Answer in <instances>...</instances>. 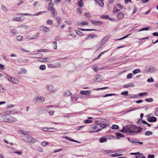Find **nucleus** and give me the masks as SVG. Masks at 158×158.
<instances>
[{"label": "nucleus", "instance_id": "60", "mask_svg": "<svg viewBox=\"0 0 158 158\" xmlns=\"http://www.w3.org/2000/svg\"><path fill=\"white\" fill-rule=\"evenodd\" d=\"M53 44L54 45V49H57V42L56 41L54 42H53Z\"/></svg>", "mask_w": 158, "mask_h": 158}, {"label": "nucleus", "instance_id": "43", "mask_svg": "<svg viewBox=\"0 0 158 158\" xmlns=\"http://www.w3.org/2000/svg\"><path fill=\"white\" fill-rule=\"evenodd\" d=\"M92 122V120L86 119L84 121V122L85 123H91Z\"/></svg>", "mask_w": 158, "mask_h": 158}, {"label": "nucleus", "instance_id": "37", "mask_svg": "<svg viewBox=\"0 0 158 158\" xmlns=\"http://www.w3.org/2000/svg\"><path fill=\"white\" fill-rule=\"evenodd\" d=\"M116 94H106L105 95L103 96V97L104 98V97H107L109 96H116Z\"/></svg>", "mask_w": 158, "mask_h": 158}, {"label": "nucleus", "instance_id": "27", "mask_svg": "<svg viewBox=\"0 0 158 158\" xmlns=\"http://www.w3.org/2000/svg\"><path fill=\"white\" fill-rule=\"evenodd\" d=\"M131 142L132 143H138L140 145H142L143 143V142H139L136 139H134L133 140L131 141Z\"/></svg>", "mask_w": 158, "mask_h": 158}, {"label": "nucleus", "instance_id": "14", "mask_svg": "<svg viewBox=\"0 0 158 158\" xmlns=\"http://www.w3.org/2000/svg\"><path fill=\"white\" fill-rule=\"evenodd\" d=\"M47 88L49 91L53 92H55V90L54 87L52 85H50L47 86Z\"/></svg>", "mask_w": 158, "mask_h": 158}, {"label": "nucleus", "instance_id": "40", "mask_svg": "<svg viewBox=\"0 0 158 158\" xmlns=\"http://www.w3.org/2000/svg\"><path fill=\"white\" fill-rule=\"evenodd\" d=\"M40 33H37L35 35V36L33 38H30V39H37L39 36Z\"/></svg>", "mask_w": 158, "mask_h": 158}, {"label": "nucleus", "instance_id": "9", "mask_svg": "<svg viewBox=\"0 0 158 158\" xmlns=\"http://www.w3.org/2000/svg\"><path fill=\"white\" fill-rule=\"evenodd\" d=\"M32 55L34 56L30 57L34 58H39L43 56L42 54L41 53H34L32 54Z\"/></svg>", "mask_w": 158, "mask_h": 158}, {"label": "nucleus", "instance_id": "41", "mask_svg": "<svg viewBox=\"0 0 158 158\" xmlns=\"http://www.w3.org/2000/svg\"><path fill=\"white\" fill-rule=\"evenodd\" d=\"M100 18L103 19H110L108 15H102L100 16Z\"/></svg>", "mask_w": 158, "mask_h": 158}, {"label": "nucleus", "instance_id": "53", "mask_svg": "<svg viewBox=\"0 0 158 158\" xmlns=\"http://www.w3.org/2000/svg\"><path fill=\"white\" fill-rule=\"evenodd\" d=\"M149 27H147L146 28H142L141 29H140L139 31H143L144 30H149Z\"/></svg>", "mask_w": 158, "mask_h": 158}, {"label": "nucleus", "instance_id": "21", "mask_svg": "<svg viewBox=\"0 0 158 158\" xmlns=\"http://www.w3.org/2000/svg\"><path fill=\"white\" fill-rule=\"evenodd\" d=\"M101 78L100 75H97L96 76V77L94 79V81L96 82H98L101 80Z\"/></svg>", "mask_w": 158, "mask_h": 158}, {"label": "nucleus", "instance_id": "34", "mask_svg": "<svg viewBox=\"0 0 158 158\" xmlns=\"http://www.w3.org/2000/svg\"><path fill=\"white\" fill-rule=\"evenodd\" d=\"M140 70L139 69H137L134 70L133 71V73L134 74H136L138 73H140Z\"/></svg>", "mask_w": 158, "mask_h": 158}, {"label": "nucleus", "instance_id": "50", "mask_svg": "<svg viewBox=\"0 0 158 158\" xmlns=\"http://www.w3.org/2000/svg\"><path fill=\"white\" fill-rule=\"evenodd\" d=\"M14 153H15L17 154H18L19 155H21L22 154V152L19 151H15L14 152Z\"/></svg>", "mask_w": 158, "mask_h": 158}, {"label": "nucleus", "instance_id": "1", "mask_svg": "<svg viewBox=\"0 0 158 158\" xmlns=\"http://www.w3.org/2000/svg\"><path fill=\"white\" fill-rule=\"evenodd\" d=\"M141 131V128L134 125H128L123 127L120 131L123 133H126L130 134L136 133H139Z\"/></svg>", "mask_w": 158, "mask_h": 158}, {"label": "nucleus", "instance_id": "5", "mask_svg": "<svg viewBox=\"0 0 158 158\" xmlns=\"http://www.w3.org/2000/svg\"><path fill=\"white\" fill-rule=\"evenodd\" d=\"M123 6L120 4H117L114 6V13H116L117 11H119L122 9Z\"/></svg>", "mask_w": 158, "mask_h": 158}, {"label": "nucleus", "instance_id": "48", "mask_svg": "<svg viewBox=\"0 0 158 158\" xmlns=\"http://www.w3.org/2000/svg\"><path fill=\"white\" fill-rule=\"evenodd\" d=\"M60 65H61L60 63H59V62L56 63L54 65L55 68L58 67L60 66Z\"/></svg>", "mask_w": 158, "mask_h": 158}, {"label": "nucleus", "instance_id": "30", "mask_svg": "<svg viewBox=\"0 0 158 158\" xmlns=\"http://www.w3.org/2000/svg\"><path fill=\"white\" fill-rule=\"evenodd\" d=\"M18 132L19 133L25 135H27V133L26 131H24L22 130H19L18 131Z\"/></svg>", "mask_w": 158, "mask_h": 158}, {"label": "nucleus", "instance_id": "36", "mask_svg": "<svg viewBox=\"0 0 158 158\" xmlns=\"http://www.w3.org/2000/svg\"><path fill=\"white\" fill-rule=\"evenodd\" d=\"M130 35V34H128V35H127L124 36V37H123L122 38H121L118 39H116V40H121L125 39V38H127V37H128Z\"/></svg>", "mask_w": 158, "mask_h": 158}, {"label": "nucleus", "instance_id": "45", "mask_svg": "<svg viewBox=\"0 0 158 158\" xmlns=\"http://www.w3.org/2000/svg\"><path fill=\"white\" fill-rule=\"evenodd\" d=\"M83 11V9L81 8H78L77 9V12L79 14H81Z\"/></svg>", "mask_w": 158, "mask_h": 158}, {"label": "nucleus", "instance_id": "7", "mask_svg": "<svg viewBox=\"0 0 158 158\" xmlns=\"http://www.w3.org/2000/svg\"><path fill=\"white\" fill-rule=\"evenodd\" d=\"M99 129H98L97 130L94 131L98 132L101 131L103 128H105L106 126V125L105 124H102L99 123Z\"/></svg>", "mask_w": 158, "mask_h": 158}, {"label": "nucleus", "instance_id": "59", "mask_svg": "<svg viewBox=\"0 0 158 158\" xmlns=\"http://www.w3.org/2000/svg\"><path fill=\"white\" fill-rule=\"evenodd\" d=\"M48 66L49 68H55V67L54 65H53L52 64H48Z\"/></svg>", "mask_w": 158, "mask_h": 158}, {"label": "nucleus", "instance_id": "16", "mask_svg": "<svg viewBox=\"0 0 158 158\" xmlns=\"http://www.w3.org/2000/svg\"><path fill=\"white\" fill-rule=\"evenodd\" d=\"M91 91L90 90L87 91H81L80 92L81 94L83 95H87L88 94H90L91 93Z\"/></svg>", "mask_w": 158, "mask_h": 158}, {"label": "nucleus", "instance_id": "13", "mask_svg": "<svg viewBox=\"0 0 158 158\" xmlns=\"http://www.w3.org/2000/svg\"><path fill=\"white\" fill-rule=\"evenodd\" d=\"M92 23L96 25H100L103 24V23L101 21H92Z\"/></svg>", "mask_w": 158, "mask_h": 158}, {"label": "nucleus", "instance_id": "3", "mask_svg": "<svg viewBox=\"0 0 158 158\" xmlns=\"http://www.w3.org/2000/svg\"><path fill=\"white\" fill-rule=\"evenodd\" d=\"M48 9L51 11V13L52 14V16L55 17L57 15V12L55 11L54 8H53V5L51 2H50L48 4Z\"/></svg>", "mask_w": 158, "mask_h": 158}, {"label": "nucleus", "instance_id": "31", "mask_svg": "<svg viewBox=\"0 0 158 158\" xmlns=\"http://www.w3.org/2000/svg\"><path fill=\"white\" fill-rule=\"evenodd\" d=\"M13 20L14 21H17L19 22H21L22 21V19L19 17L14 18H13Z\"/></svg>", "mask_w": 158, "mask_h": 158}, {"label": "nucleus", "instance_id": "39", "mask_svg": "<svg viewBox=\"0 0 158 158\" xmlns=\"http://www.w3.org/2000/svg\"><path fill=\"white\" fill-rule=\"evenodd\" d=\"M49 129H54L53 128H49ZM49 128L46 127H42L41 128L42 130L43 131H48V130H49ZM54 129H55L54 128Z\"/></svg>", "mask_w": 158, "mask_h": 158}, {"label": "nucleus", "instance_id": "12", "mask_svg": "<svg viewBox=\"0 0 158 158\" xmlns=\"http://www.w3.org/2000/svg\"><path fill=\"white\" fill-rule=\"evenodd\" d=\"M17 119L9 115V123H14L16 122Z\"/></svg>", "mask_w": 158, "mask_h": 158}, {"label": "nucleus", "instance_id": "11", "mask_svg": "<svg viewBox=\"0 0 158 158\" xmlns=\"http://www.w3.org/2000/svg\"><path fill=\"white\" fill-rule=\"evenodd\" d=\"M124 16V14L121 12H119L117 14V18L119 20H121L123 18Z\"/></svg>", "mask_w": 158, "mask_h": 158}, {"label": "nucleus", "instance_id": "23", "mask_svg": "<svg viewBox=\"0 0 158 158\" xmlns=\"http://www.w3.org/2000/svg\"><path fill=\"white\" fill-rule=\"evenodd\" d=\"M71 94L72 93L70 91H67L64 93L63 96L65 97H67L70 96Z\"/></svg>", "mask_w": 158, "mask_h": 158}, {"label": "nucleus", "instance_id": "64", "mask_svg": "<svg viewBox=\"0 0 158 158\" xmlns=\"http://www.w3.org/2000/svg\"><path fill=\"white\" fill-rule=\"evenodd\" d=\"M148 158H154V155H151L150 154L148 155Z\"/></svg>", "mask_w": 158, "mask_h": 158}, {"label": "nucleus", "instance_id": "58", "mask_svg": "<svg viewBox=\"0 0 158 158\" xmlns=\"http://www.w3.org/2000/svg\"><path fill=\"white\" fill-rule=\"evenodd\" d=\"M17 39L18 41H20L23 38V37L22 36H18L17 38Z\"/></svg>", "mask_w": 158, "mask_h": 158}, {"label": "nucleus", "instance_id": "19", "mask_svg": "<svg viewBox=\"0 0 158 158\" xmlns=\"http://www.w3.org/2000/svg\"><path fill=\"white\" fill-rule=\"evenodd\" d=\"M148 121L149 122H155L156 121V118L154 117H152L149 118L148 119Z\"/></svg>", "mask_w": 158, "mask_h": 158}, {"label": "nucleus", "instance_id": "26", "mask_svg": "<svg viewBox=\"0 0 158 158\" xmlns=\"http://www.w3.org/2000/svg\"><path fill=\"white\" fill-rule=\"evenodd\" d=\"M98 36L96 35H92L91 34L89 35L88 37L86 38V39H88L89 38L91 39H94L95 37H97Z\"/></svg>", "mask_w": 158, "mask_h": 158}, {"label": "nucleus", "instance_id": "22", "mask_svg": "<svg viewBox=\"0 0 158 158\" xmlns=\"http://www.w3.org/2000/svg\"><path fill=\"white\" fill-rule=\"evenodd\" d=\"M115 135L117 136V139H119L120 137H124V135L123 134L121 133H115Z\"/></svg>", "mask_w": 158, "mask_h": 158}, {"label": "nucleus", "instance_id": "4", "mask_svg": "<svg viewBox=\"0 0 158 158\" xmlns=\"http://www.w3.org/2000/svg\"><path fill=\"white\" fill-rule=\"evenodd\" d=\"M25 141L28 143H33L36 141L35 139L29 135H28L26 136V139H25Z\"/></svg>", "mask_w": 158, "mask_h": 158}, {"label": "nucleus", "instance_id": "17", "mask_svg": "<svg viewBox=\"0 0 158 158\" xmlns=\"http://www.w3.org/2000/svg\"><path fill=\"white\" fill-rule=\"evenodd\" d=\"M156 70V69L152 66L150 67L147 70V71L151 73H153Z\"/></svg>", "mask_w": 158, "mask_h": 158}, {"label": "nucleus", "instance_id": "62", "mask_svg": "<svg viewBox=\"0 0 158 158\" xmlns=\"http://www.w3.org/2000/svg\"><path fill=\"white\" fill-rule=\"evenodd\" d=\"M148 93V92H144V93H140L139 94V95L140 96H142L143 95H146Z\"/></svg>", "mask_w": 158, "mask_h": 158}, {"label": "nucleus", "instance_id": "55", "mask_svg": "<svg viewBox=\"0 0 158 158\" xmlns=\"http://www.w3.org/2000/svg\"><path fill=\"white\" fill-rule=\"evenodd\" d=\"M147 81L149 82H153L154 81L152 77L149 78L147 80Z\"/></svg>", "mask_w": 158, "mask_h": 158}, {"label": "nucleus", "instance_id": "51", "mask_svg": "<svg viewBox=\"0 0 158 158\" xmlns=\"http://www.w3.org/2000/svg\"><path fill=\"white\" fill-rule=\"evenodd\" d=\"M133 76V74L131 73H129L127 76V79H130Z\"/></svg>", "mask_w": 158, "mask_h": 158}, {"label": "nucleus", "instance_id": "33", "mask_svg": "<svg viewBox=\"0 0 158 158\" xmlns=\"http://www.w3.org/2000/svg\"><path fill=\"white\" fill-rule=\"evenodd\" d=\"M107 51V50L104 51L103 52H102L98 56V57L96 58V59H94V60H96L98 59H99L104 53L106 52Z\"/></svg>", "mask_w": 158, "mask_h": 158}, {"label": "nucleus", "instance_id": "20", "mask_svg": "<svg viewBox=\"0 0 158 158\" xmlns=\"http://www.w3.org/2000/svg\"><path fill=\"white\" fill-rule=\"evenodd\" d=\"M134 86V84L133 83H130L127 85H124L123 87L124 88H127L129 87H132Z\"/></svg>", "mask_w": 158, "mask_h": 158}, {"label": "nucleus", "instance_id": "44", "mask_svg": "<svg viewBox=\"0 0 158 158\" xmlns=\"http://www.w3.org/2000/svg\"><path fill=\"white\" fill-rule=\"evenodd\" d=\"M49 143L48 142L46 141H44L41 142V144L42 146H44L48 144Z\"/></svg>", "mask_w": 158, "mask_h": 158}, {"label": "nucleus", "instance_id": "54", "mask_svg": "<svg viewBox=\"0 0 158 158\" xmlns=\"http://www.w3.org/2000/svg\"><path fill=\"white\" fill-rule=\"evenodd\" d=\"M39 99H40L41 102H43L45 101L44 98L42 96V97L40 96Z\"/></svg>", "mask_w": 158, "mask_h": 158}, {"label": "nucleus", "instance_id": "10", "mask_svg": "<svg viewBox=\"0 0 158 158\" xmlns=\"http://www.w3.org/2000/svg\"><path fill=\"white\" fill-rule=\"evenodd\" d=\"M99 122H96V123L95 125H94L92 127V131L94 132L93 131L95 130H97L98 129H99Z\"/></svg>", "mask_w": 158, "mask_h": 158}, {"label": "nucleus", "instance_id": "52", "mask_svg": "<svg viewBox=\"0 0 158 158\" xmlns=\"http://www.w3.org/2000/svg\"><path fill=\"white\" fill-rule=\"evenodd\" d=\"M47 24L49 25H52L53 23L52 21V20H48L47 21Z\"/></svg>", "mask_w": 158, "mask_h": 158}, {"label": "nucleus", "instance_id": "8", "mask_svg": "<svg viewBox=\"0 0 158 158\" xmlns=\"http://www.w3.org/2000/svg\"><path fill=\"white\" fill-rule=\"evenodd\" d=\"M9 115H4L2 116V118L4 122L9 123Z\"/></svg>", "mask_w": 158, "mask_h": 158}, {"label": "nucleus", "instance_id": "63", "mask_svg": "<svg viewBox=\"0 0 158 158\" xmlns=\"http://www.w3.org/2000/svg\"><path fill=\"white\" fill-rule=\"evenodd\" d=\"M155 114L156 116L158 115V108H157L155 112Z\"/></svg>", "mask_w": 158, "mask_h": 158}, {"label": "nucleus", "instance_id": "29", "mask_svg": "<svg viewBox=\"0 0 158 158\" xmlns=\"http://www.w3.org/2000/svg\"><path fill=\"white\" fill-rule=\"evenodd\" d=\"M107 140V139L105 137H102L99 139V141L101 143H102L105 142Z\"/></svg>", "mask_w": 158, "mask_h": 158}, {"label": "nucleus", "instance_id": "18", "mask_svg": "<svg viewBox=\"0 0 158 158\" xmlns=\"http://www.w3.org/2000/svg\"><path fill=\"white\" fill-rule=\"evenodd\" d=\"M96 2L100 6L102 7L104 6V3L102 0H96Z\"/></svg>", "mask_w": 158, "mask_h": 158}, {"label": "nucleus", "instance_id": "35", "mask_svg": "<svg viewBox=\"0 0 158 158\" xmlns=\"http://www.w3.org/2000/svg\"><path fill=\"white\" fill-rule=\"evenodd\" d=\"M111 128L113 129H118L119 127V126L117 125H114L112 126Z\"/></svg>", "mask_w": 158, "mask_h": 158}, {"label": "nucleus", "instance_id": "28", "mask_svg": "<svg viewBox=\"0 0 158 158\" xmlns=\"http://www.w3.org/2000/svg\"><path fill=\"white\" fill-rule=\"evenodd\" d=\"M71 99L73 102H74L77 101L78 98L77 96H72L71 97Z\"/></svg>", "mask_w": 158, "mask_h": 158}, {"label": "nucleus", "instance_id": "57", "mask_svg": "<svg viewBox=\"0 0 158 158\" xmlns=\"http://www.w3.org/2000/svg\"><path fill=\"white\" fill-rule=\"evenodd\" d=\"M40 96H36L33 99V100L34 102H36L38 99H39Z\"/></svg>", "mask_w": 158, "mask_h": 158}, {"label": "nucleus", "instance_id": "56", "mask_svg": "<svg viewBox=\"0 0 158 158\" xmlns=\"http://www.w3.org/2000/svg\"><path fill=\"white\" fill-rule=\"evenodd\" d=\"M128 94V92L127 91H125L121 93V94L122 95H127Z\"/></svg>", "mask_w": 158, "mask_h": 158}, {"label": "nucleus", "instance_id": "49", "mask_svg": "<svg viewBox=\"0 0 158 158\" xmlns=\"http://www.w3.org/2000/svg\"><path fill=\"white\" fill-rule=\"evenodd\" d=\"M145 101L147 102H151L153 101V99L151 98L148 99L146 98L145 99Z\"/></svg>", "mask_w": 158, "mask_h": 158}, {"label": "nucleus", "instance_id": "47", "mask_svg": "<svg viewBox=\"0 0 158 158\" xmlns=\"http://www.w3.org/2000/svg\"><path fill=\"white\" fill-rule=\"evenodd\" d=\"M126 98H135V97L133 95L131 94L128 96V97H126Z\"/></svg>", "mask_w": 158, "mask_h": 158}, {"label": "nucleus", "instance_id": "42", "mask_svg": "<svg viewBox=\"0 0 158 158\" xmlns=\"http://www.w3.org/2000/svg\"><path fill=\"white\" fill-rule=\"evenodd\" d=\"M46 69V66L44 65H41L40 66V69L41 70H44Z\"/></svg>", "mask_w": 158, "mask_h": 158}, {"label": "nucleus", "instance_id": "2", "mask_svg": "<svg viewBox=\"0 0 158 158\" xmlns=\"http://www.w3.org/2000/svg\"><path fill=\"white\" fill-rule=\"evenodd\" d=\"M5 78L7 79L10 83L14 84H17L19 82V80L14 77L5 74Z\"/></svg>", "mask_w": 158, "mask_h": 158}, {"label": "nucleus", "instance_id": "24", "mask_svg": "<svg viewBox=\"0 0 158 158\" xmlns=\"http://www.w3.org/2000/svg\"><path fill=\"white\" fill-rule=\"evenodd\" d=\"M88 23L86 22H79L77 23V25L79 26H81V25H87Z\"/></svg>", "mask_w": 158, "mask_h": 158}, {"label": "nucleus", "instance_id": "32", "mask_svg": "<svg viewBox=\"0 0 158 158\" xmlns=\"http://www.w3.org/2000/svg\"><path fill=\"white\" fill-rule=\"evenodd\" d=\"M75 31L76 34L80 36H82L83 35V33L78 30H76Z\"/></svg>", "mask_w": 158, "mask_h": 158}, {"label": "nucleus", "instance_id": "6", "mask_svg": "<svg viewBox=\"0 0 158 158\" xmlns=\"http://www.w3.org/2000/svg\"><path fill=\"white\" fill-rule=\"evenodd\" d=\"M110 37V35H106L105 37H104L102 40L101 43V45L102 46L103 45L106 41L108 40Z\"/></svg>", "mask_w": 158, "mask_h": 158}, {"label": "nucleus", "instance_id": "61", "mask_svg": "<svg viewBox=\"0 0 158 158\" xmlns=\"http://www.w3.org/2000/svg\"><path fill=\"white\" fill-rule=\"evenodd\" d=\"M54 111L53 110H50L48 112V114L50 115H52L53 114Z\"/></svg>", "mask_w": 158, "mask_h": 158}, {"label": "nucleus", "instance_id": "38", "mask_svg": "<svg viewBox=\"0 0 158 158\" xmlns=\"http://www.w3.org/2000/svg\"><path fill=\"white\" fill-rule=\"evenodd\" d=\"M11 33L13 35H15L17 33V31L14 28L12 29L11 31Z\"/></svg>", "mask_w": 158, "mask_h": 158}, {"label": "nucleus", "instance_id": "15", "mask_svg": "<svg viewBox=\"0 0 158 158\" xmlns=\"http://www.w3.org/2000/svg\"><path fill=\"white\" fill-rule=\"evenodd\" d=\"M42 29L43 31L46 32H48L50 31V29L47 27L42 26L40 27Z\"/></svg>", "mask_w": 158, "mask_h": 158}, {"label": "nucleus", "instance_id": "25", "mask_svg": "<svg viewBox=\"0 0 158 158\" xmlns=\"http://www.w3.org/2000/svg\"><path fill=\"white\" fill-rule=\"evenodd\" d=\"M78 1L77 3L78 5L80 7H82L83 5V0H77Z\"/></svg>", "mask_w": 158, "mask_h": 158}, {"label": "nucleus", "instance_id": "46", "mask_svg": "<svg viewBox=\"0 0 158 158\" xmlns=\"http://www.w3.org/2000/svg\"><path fill=\"white\" fill-rule=\"evenodd\" d=\"M152 132L151 131H146L145 132V134L146 135H149L152 134Z\"/></svg>", "mask_w": 158, "mask_h": 158}]
</instances>
